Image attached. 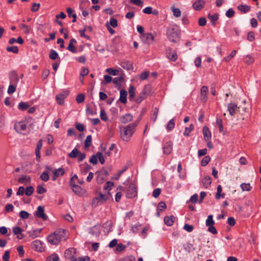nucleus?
Listing matches in <instances>:
<instances>
[{
  "label": "nucleus",
  "mask_w": 261,
  "mask_h": 261,
  "mask_svg": "<svg viewBox=\"0 0 261 261\" xmlns=\"http://www.w3.org/2000/svg\"><path fill=\"white\" fill-rule=\"evenodd\" d=\"M139 121L135 122L127 125L126 126H122L120 128V137L123 141L128 142L130 140L132 136L135 131Z\"/></svg>",
  "instance_id": "obj_1"
},
{
  "label": "nucleus",
  "mask_w": 261,
  "mask_h": 261,
  "mask_svg": "<svg viewBox=\"0 0 261 261\" xmlns=\"http://www.w3.org/2000/svg\"><path fill=\"white\" fill-rule=\"evenodd\" d=\"M67 233V231L65 229H57L54 233L47 237V240L51 244L58 245L60 241L66 240Z\"/></svg>",
  "instance_id": "obj_2"
},
{
  "label": "nucleus",
  "mask_w": 261,
  "mask_h": 261,
  "mask_svg": "<svg viewBox=\"0 0 261 261\" xmlns=\"http://www.w3.org/2000/svg\"><path fill=\"white\" fill-rule=\"evenodd\" d=\"M167 35L169 40L173 42H176L178 39L179 31L177 26L169 27L167 30Z\"/></svg>",
  "instance_id": "obj_3"
},
{
  "label": "nucleus",
  "mask_w": 261,
  "mask_h": 261,
  "mask_svg": "<svg viewBox=\"0 0 261 261\" xmlns=\"http://www.w3.org/2000/svg\"><path fill=\"white\" fill-rule=\"evenodd\" d=\"M28 122L27 120L16 122L14 125V128L18 133H21L25 131L27 128Z\"/></svg>",
  "instance_id": "obj_4"
},
{
  "label": "nucleus",
  "mask_w": 261,
  "mask_h": 261,
  "mask_svg": "<svg viewBox=\"0 0 261 261\" xmlns=\"http://www.w3.org/2000/svg\"><path fill=\"white\" fill-rule=\"evenodd\" d=\"M137 187L134 183H130L126 190V196L128 198H133L137 196Z\"/></svg>",
  "instance_id": "obj_5"
},
{
  "label": "nucleus",
  "mask_w": 261,
  "mask_h": 261,
  "mask_svg": "<svg viewBox=\"0 0 261 261\" xmlns=\"http://www.w3.org/2000/svg\"><path fill=\"white\" fill-rule=\"evenodd\" d=\"M75 251L76 249L73 248L66 250L65 252V256L66 258L69 259L70 261H77V258L74 256Z\"/></svg>",
  "instance_id": "obj_6"
},
{
  "label": "nucleus",
  "mask_w": 261,
  "mask_h": 261,
  "mask_svg": "<svg viewBox=\"0 0 261 261\" xmlns=\"http://www.w3.org/2000/svg\"><path fill=\"white\" fill-rule=\"evenodd\" d=\"M141 40L143 43L146 44H150L154 40V37L151 33H144L141 35Z\"/></svg>",
  "instance_id": "obj_7"
},
{
  "label": "nucleus",
  "mask_w": 261,
  "mask_h": 261,
  "mask_svg": "<svg viewBox=\"0 0 261 261\" xmlns=\"http://www.w3.org/2000/svg\"><path fill=\"white\" fill-rule=\"evenodd\" d=\"M32 248L35 251L42 252L44 251V249L43 247L42 242L38 240L33 241L31 244Z\"/></svg>",
  "instance_id": "obj_8"
},
{
  "label": "nucleus",
  "mask_w": 261,
  "mask_h": 261,
  "mask_svg": "<svg viewBox=\"0 0 261 261\" xmlns=\"http://www.w3.org/2000/svg\"><path fill=\"white\" fill-rule=\"evenodd\" d=\"M35 215L37 217L41 218L43 220H46L47 219V216L44 213V207L42 206H39L37 207Z\"/></svg>",
  "instance_id": "obj_9"
},
{
  "label": "nucleus",
  "mask_w": 261,
  "mask_h": 261,
  "mask_svg": "<svg viewBox=\"0 0 261 261\" xmlns=\"http://www.w3.org/2000/svg\"><path fill=\"white\" fill-rule=\"evenodd\" d=\"M167 57L172 61H175L177 59V55L175 50L169 48L166 52Z\"/></svg>",
  "instance_id": "obj_10"
},
{
  "label": "nucleus",
  "mask_w": 261,
  "mask_h": 261,
  "mask_svg": "<svg viewBox=\"0 0 261 261\" xmlns=\"http://www.w3.org/2000/svg\"><path fill=\"white\" fill-rule=\"evenodd\" d=\"M107 199L106 195L100 193L98 197H95L92 201V205L96 206L99 202H104Z\"/></svg>",
  "instance_id": "obj_11"
},
{
  "label": "nucleus",
  "mask_w": 261,
  "mask_h": 261,
  "mask_svg": "<svg viewBox=\"0 0 261 261\" xmlns=\"http://www.w3.org/2000/svg\"><path fill=\"white\" fill-rule=\"evenodd\" d=\"M240 107H238L237 105L233 103H230L228 105L227 110L230 115H234L237 111H239Z\"/></svg>",
  "instance_id": "obj_12"
},
{
  "label": "nucleus",
  "mask_w": 261,
  "mask_h": 261,
  "mask_svg": "<svg viewBox=\"0 0 261 261\" xmlns=\"http://www.w3.org/2000/svg\"><path fill=\"white\" fill-rule=\"evenodd\" d=\"M133 118V116L129 113L126 114L120 117V120L122 123L126 124L130 122Z\"/></svg>",
  "instance_id": "obj_13"
},
{
  "label": "nucleus",
  "mask_w": 261,
  "mask_h": 261,
  "mask_svg": "<svg viewBox=\"0 0 261 261\" xmlns=\"http://www.w3.org/2000/svg\"><path fill=\"white\" fill-rule=\"evenodd\" d=\"M173 143L171 141L167 142L163 147L164 153L166 154H169L172 150Z\"/></svg>",
  "instance_id": "obj_14"
},
{
  "label": "nucleus",
  "mask_w": 261,
  "mask_h": 261,
  "mask_svg": "<svg viewBox=\"0 0 261 261\" xmlns=\"http://www.w3.org/2000/svg\"><path fill=\"white\" fill-rule=\"evenodd\" d=\"M205 5V2L203 0H198L195 1L193 5V8L197 11L201 10Z\"/></svg>",
  "instance_id": "obj_15"
},
{
  "label": "nucleus",
  "mask_w": 261,
  "mask_h": 261,
  "mask_svg": "<svg viewBox=\"0 0 261 261\" xmlns=\"http://www.w3.org/2000/svg\"><path fill=\"white\" fill-rule=\"evenodd\" d=\"M68 93L66 92L57 95L56 96V99L57 102L60 105H63L64 103V99L66 97Z\"/></svg>",
  "instance_id": "obj_16"
},
{
  "label": "nucleus",
  "mask_w": 261,
  "mask_h": 261,
  "mask_svg": "<svg viewBox=\"0 0 261 261\" xmlns=\"http://www.w3.org/2000/svg\"><path fill=\"white\" fill-rule=\"evenodd\" d=\"M208 92V88L206 86H203L201 89V99L203 102H205L207 98V93Z\"/></svg>",
  "instance_id": "obj_17"
},
{
  "label": "nucleus",
  "mask_w": 261,
  "mask_h": 261,
  "mask_svg": "<svg viewBox=\"0 0 261 261\" xmlns=\"http://www.w3.org/2000/svg\"><path fill=\"white\" fill-rule=\"evenodd\" d=\"M22 229L20 227L15 226L13 228V232L15 235H17V238L20 240L23 238L21 233Z\"/></svg>",
  "instance_id": "obj_18"
},
{
  "label": "nucleus",
  "mask_w": 261,
  "mask_h": 261,
  "mask_svg": "<svg viewBox=\"0 0 261 261\" xmlns=\"http://www.w3.org/2000/svg\"><path fill=\"white\" fill-rule=\"evenodd\" d=\"M76 42H77L75 39H71L69 41V43L67 47V49H68V50H69L70 51H71L73 53H76V50L74 45V44H76Z\"/></svg>",
  "instance_id": "obj_19"
},
{
  "label": "nucleus",
  "mask_w": 261,
  "mask_h": 261,
  "mask_svg": "<svg viewBox=\"0 0 261 261\" xmlns=\"http://www.w3.org/2000/svg\"><path fill=\"white\" fill-rule=\"evenodd\" d=\"M42 147V140H40L37 144V147L35 150V153L36 155V159L39 160L40 159V150Z\"/></svg>",
  "instance_id": "obj_20"
},
{
  "label": "nucleus",
  "mask_w": 261,
  "mask_h": 261,
  "mask_svg": "<svg viewBox=\"0 0 261 261\" xmlns=\"http://www.w3.org/2000/svg\"><path fill=\"white\" fill-rule=\"evenodd\" d=\"M203 134L204 136V139L207 141L211 138V133L209 128L207 126H204L203 128Z\"/></svg>",
  "instance_id": "obj_21"
},
{
  "label": "nucleus",
  "mask_w": 261,
  "mask_h": 261,
  "mask_svg": "<svg viewBox=\"0 0 261 261\" xmlns=\"http://www.w3.org/2000/svg\"><path fill=\"white\" fill-rule=\"evenodd\" d=\"M127 95V93L125 90H121L120 92V98L119 100L123 103H125L126 102L127 98L126 96Z\"/></svg>",
  "instance_id": "obj_22"
},
{
  "label": "nucleus",
  "mask_w": 261,
  "mask_h": 261,
  "mask_svg": "<svg viewBox=\"0 0 261 261\" xmlns=\"http://www.w3.org/2000/svg\"><path fill=\"white\" fill-rule=\"evenodd\" d=\"M121 66L125 69L126 70H132L133 66L132 63L129 61H123L121 63Z\"/></svg>",
  "instance_id": "obj_23"
},
{
  "label": "nucleus",
  "mask_w": 261,
  "mask_h": 261,
  "mask_svg": "<svg viewBox=\"0 0 261 261\" xmlns=\"http://www.w3.org/2000/svg\"><path fill=\"white\" fill-rule=\"evenodd\" d=\"M174 219L173 216H170L169 217L166 216L164 218V222L167 225L170 226L173 225Z\"/></svg>",
  "instance_id": "obj_24"
},
{
  "label": "nucleus",
  "mask_w": 261,
  "mask_h": 261,
  "mask_svg": "<svg viewBox=\"0 0 261 261\" xmlns=\"http://www.w3.org/2000/svg\"><path fill=\"white\" fill-rule=\"evenodd\" d=\"M41 231V229H36L34 230H31L30 231H29L28 233H29L30 237H32V238H35L37 237L39 234L40 233Z\"/></svg>",
  "instance_id": "obj_25"
},
{
  "label": "nucleus",
  "mask_w": 261,
  "mask_h": 261,
  "mask_svg": "<svg viewBox=\"0 0 261 261\" xmlns=\"http://www.w3.org/2000/svg\"><path fill=\"white\" fill-rule=\"evenodd\" d=\"M216 125L219 127V132L223 134H225L224 128L223 126V122L222 120L220 118H217L216 121Z\"/></svg>",
  "instance_id": "obj_26"
},
{
  "label": "nucleus",
  "mask_w": 261,
  "mask_h": 261,
  "mask_svg": "<svg viewBox=\"0 0 261 261\" xmlns=\"http://www.w3.org/2000/svg\"><path fill=\"white\" fill-rule=\"evenodd\" d=\"M19 27L24 34H29L31 33L32 29L30 26L24 23H22L19 25Z\"/></svg>",
  "instance_id": "obj_27"
},
{
  "label": "nucleus",
  "mask_w": 261,
  "mask_h": 261,
  "mask_svg": "<svg viewBox=\"0 0 261 261\" xmlns=\"http://www.w3.org/2000/svg\"><path fill=\"white\" fill-rule=\"evenodd\" d=\"M129 97L128 99L130 100H133L135 96V88L133 86H130L128 89Z\"/></svg>",
  "instance_id": "obj_28"
},
{
  "label": "nucleus",
  "mask_w": 261,
  "mask_h": 261,
  "mask_svg": "<svg viewBox=\"0 0 261 261\" xmlns=\"http://www.w3.org/2000/svg\"><path fill=\"white\" fill-rule=\"evenodd\" d=\"M203 186L205 188H207L212 183V178L210 176H206L202 180Z\"/></svg>",
  "instance_id": "obj_29"
},
{
  "label": "nucleus",
  "mask_w": 261,
  "mask_h": 261,
  "mask_svg": "<svg viewBox=\"0 0 261 261\" xmlns=\"http://www.w3.org/2000/svg\"><path fill=\"white\" fill-rule=\"evenodd\" d=\"M213 215H210L207 216V219L205 221V225L206 226H210L211 225H214L215 224V221L213 219Z\"/></svg>",
  "instance_id": "obj_30"
},
{
  "label": "nucleus",
  "mask_w": 261,
  "mask_h": 261,
  "mask_svg": "<svg viewBox=\"0 0 261 261\" xmlns=\"http://www.w3.org/2000/svg\"><path fill=\"white\" fill-rule=\"evenodd\" d=\"M147 96V94H146L144 92L142 91L139 95H138V97L136 99V101L137 103H140L143 100L145 99L146 97Z\"/></svg>",
  "instance_id": "obj_31"
},
{
  "label": "nucleus",
  "mask_w": 261,
  "mask_h": 261,
  "mask_svg": "<svg viewBox=\"0 0 261 261\" xmlns=\"http://www.w3.org/2000/svg\"><path fill=\"white\" fill-rule=\"evenodd\" d=\"M175 126V122L174 119H171L166 125V129L168 131H171Z\"/></svg>",
  "instance_id": "obj_32"
},
{
  "label": "nucleus",
  "mask_w": 261,
  "mask_h": 261,
  "mask_svg": "<svg viewBox=\"0 0 261 261\" xmlns=\"http://www.w3.org/2000/svg\"><path fill=\"white\" fill-rule=\"evenodd\" d=\"M219 16L218 14H214L211 15L209 14L208 15V18L210 19L212 22V23L214 25L215 22L218 19Z\"/></svg>",
  "instance_id": "obj_33"
},
{
  "label": "nucleus",
  "mask_w": 261,
  "mask_h": 261,
  "mask_svg": "<svg viewBox=\"0 0 261 261\" xmlns=\"http://www.w3.org/2000/svg\"><path fill=\"white\" fill-rule=\"evenodd\" d=\"M80 152L77 148H75L71 152L68 153V156L70 158H75L77 157Z\"/></svg>",
  "instance_id": "obj_34"
},
{
  "label": "nucleus",
  "mask_w": 261,
  "mask_h": 261,
  "mask_svg": "<svg viewBox=\"0 0 261 261\" xmlns=\"http://www.w3.org/2000/svg\"><path fill=\"white\" fill-rule=\"evenodd\" d=\"M99 232V226L95 225L90 229V233L92 235H97Z\"/></svg>",
  "instance_id": "obj_35"
},
{
  "label": "nucleus",
  "mask_w": 261,
  "mask_h": 261,
  "mask_svg": "<svg viewBox=\"0 0 261 261\" xmlns=\"http://www.w3.org/2000/svg\"><path fill=\"white\" fill-rule=\"evenodd\" d=\"M238 9L243 13H246L250 11V7L246 5H240L238 6Z\"/></svg>",
  "instance_id": "obj_36"
},
{
  "label": "nucleus",
  "mask_w": 261,
  "mask_h": 261,
  "mask_svg": "<svg viewBox=\"0 0 261 261\" xmlns=\"http://www.w3.org/2000/svg\"><path fill=\"white\" fill-rule=\"evenodd\" d=\"M71 186L72 188L73 191L76 194H79L81 192V188L78 186L71 182Z\"/></svg>",
  "instance_id": "obj_37"
},
{
  "label": "nucleus",
  "mask_w": 261,
  "mask_h": 261,
  "mask_svg": "<svg viewBox=\"0 0 261 261\" xmlns=\"http://www.w3.org/2000/svg\"><path fill=\"white\" fill-rule=\"evenodd\" d=\"M194 129V125L191 124L189 127H187L185 128V129L184 132V135L186 137H188L189 136L191 132Z\"/></svg>",
  "instance_id": "obj_38"
},
{
  "label": "nucleus",
  "mask_w": 261,
  "mask_h": 261,
  "mask_svg": "<svg viewBox=\"0 0 261 261\" xmlns=\"http://www.w3.org/2000/svg\"><path fill=\"white\" fill-rule=\"evenodd\" d=\"M59 57L58 53L55 50L51 49L50 51V54L49 55V57L50 59L53 60H56Z\"/></svg>",
  "instance_id": "obj_39"
},
{
  "label": "nucleus",
  "mask_w": 261,
  "mask_h": 261,
  "mask_svg": "<svg viewBox=\"0 0 261 261\" xmlns=\"http://www.w3.org/2000/svg\"><path fill=\"white\" fill-rule=\"evenodd\" d=\"M171 9L175 17H179L180 16L181 11L178 8L172 7Z\"/></svg>",
  "instance_id": "obj_40"
},
{
  "label": "nucleus",
  "mask_w": 261,
  "mask_h": 261,
  "mask_svg": "<svg viewBox=\"0 0 261 261\" xmlns=\"http://www.w3.org/2000/svg\"><path fill=\"white\" fill-rule=\"evenodd\" d=\"M29 107V106L27 103L22 101L20 102L18 106V109L21 111L26 110Z\"/></svg>",
  "instance_id": "obj_41"
},
{
  "label": "nucleus",
  "mask_w": 261,
  "mask_h": 261,
  "mask_svg": "<svg viewBox=\"0 0 261 261\" xmlns=\"http://www.w3.org/2000/svg\"><path fill=\"white\" fill-rule=\"evenodd\" d=\"M92 143V137L91 135L87 136L85 141V147L88 148L91 145Z\"/></svg>",
  "instance_id": "obj_42"
},
{
  "label": "nucleus",
  "mask_w": 261,
  "mask_h": 261,
  "mask_svg": "<svg viewBox=\"0 0 261 261\" xmlns=\"http://www.w3.org/2000/svg\"><path fill=\"white\" fill-rule=\"evenodd\" d=\"M10 80L11 82L14 84L17 83L19 80L18 75L15 72L12 73L10 77Z\"/></svg>",
  "instance_id": "obj_43"
},
{
  "label": "nucleus",
  "mask_w": 261,
  "mask_h": 261,
  "mask_svg": "<svg viewBox=\"0 0 261 261\" xmlns=\"http://www.w3.org/2000/svg\"><path fill=\"white\" fill-rule=\"evenodd\" d=\"M30 178L29 176H28L27 175L22 176L19 178L18 181L19 183L23 184L27 182L30 181Z\"/></svg>",
  "instance_id": "obj_44"
},
{
  "label": "nucleus",
  "mask_w": 261,
  "mask_h": 261,
  "mask_svg": "<svg viewBox=\"0 0 261 261\" xmlns=\"http://www.w3.org/2000/svg\"><path fill=\"white\" fill-rule=\"evenodd\" d=\"M6 50L8 52L17 54L18 52V48L16 46H8L6 48Z\"/></svg>",
  "instance_id": "obj_45"
},
{
  "label": "nucleus",
  "mask_w": 261,
  "mask_h": 261,
  "mask_svg": "<svg viewBox=\"0 0 261 261\" xmlns=\"http://www.w3.org/2000/svg\"><path fill=\"white\" fill-rule=\"evenodd\" d=\"M237 51L236 50H233L232 51V52L230 54V55L226 57H225L223 60L226 62H229L237 54Z\"/></svg>",
  "instance_id": "obj_46"
},
{
  "label": "nucleus",
  "mask_w": 261,
  "mask_h": 261,
  "mask_svg": "<svg viewBox=\"0 0 261 261\" xmlns=\"http://www.w3.org/2000/svg\"><path fill=\"white\" fill-rule=\"evenodd\" d=\"M64 173V170L62 168H60L54 172V175L55 177H58L60 175H63Z\"/></svg>",
  "instance_id": "obj_47"
},
{
  "label": "nucleus",
  "mask_w": 261,
  "mask_h": 261,
  "mask_svg": "<svg viewBox=\"0 0 261 261\" xmlns=\"http://www.w3.org/2000/svg\"><path fill=\"white\" fill-rule=\"evenodd\" d=\"M240 187L243 191H249L251 189V187L249 184H242Z\"/></svg>",
  "instance_id": "obj_48"
},
{
  "label": "nucleus",
  "mask_w": 261,
  "mask_h": 261,
  "mask_svg": "<svg viewBox=\"0 0 261 261\" xmlns=\"http://www.w3.org/2000/svg\"><path fill=\"white\" fill-rule=\"evenodd\" d=\"M222 191V188L220 185H218L217 188V193L215 195L216 199H219L221 197V194Z\"/></svg>",
  "instance_id": "obj_49"
},
{
  "label": "nucleus",
  "mask_w": 261,
  "mask_h": 261,
  "mask_svg": "<svg viewBox=\"0 0 261 261\" xmlns=\"http://www.w3.org/2000/svg\"><path fill=\"white\" fill-rule=\"evenodd\" d=\"M211 158L209 156H204L201 162V165L202 166H205L208 163L210 162Z\"/></svg>",
  "instance_id": "obj_50"
},
{
  "label": "nucleus",
  "mask_w": 261,
  "mask_h": 261,
  "mask_svg": "<svg viewBox=\"0 0 261 261\" xmlns=\"http://www.w3.org/2000/svg\"><path fill=\"white\" fill-rule=\"evenodd\" d=\"M244 61L246 63L250 64L253 62L254 59L250 55H247L244 58Z\"/></svg>",
  "instance_id": "obj_51"
},
{
  "label": "nucleus",
  "mask_w": 261,
  "mask_h": 261,
  "mask_svg": "<svg viewBox=\"0 0 261 261\" xmlns=\"http://www.w3.org/2000/svg\"><path fill=\"white\" fill-rule=\"evenodd\" d=\"M29 216V213L25 211H21L19 213V216L23 219L28 218Z\"/></svg>",
  "instance_id": "obj_52"
},
{
  "label": "nucleus",
  "mask_w": 261,
  "mask_h": 261,
  "mask_svg": "<svg viewBox=\"0 0 261 261\" xmlns=\"http://www.w3.org/2000/svg\"><path fill=\"white\" fill-rule=\"evenodd\" d=\"M40 178L44 181H47L49 178V175L47 172H43L40 175Z\"/></svg>",
  "instance_id": "obj_53"
},
{
  "label": "nucleus",
  "mask_w": 261,
  "mask_h": 261,
  "mask_svg": "<svg viewBox=\"0 0 261 261\" xmlns=\"http://www.w3.org/2000/svg\"><path fill=\"white\" fill-rule=\"evenodd\" d=\"M34 192V188L32 186L28 187L25 190V194L27 196H31Z\"/></svg>",
  "instance_id": "obj_54"
},
{
  "label": "nucleus",
  "mask_w": 261,
  "mask_h": 261,
  "mask_svg": "<svg viewBox=\"0 0 261 261\" xmlns=\"http://www.w3.org/2000/svg\"><path fill=\"white\" fill-rule=\"evenodd\" d=\"M143 91L144 93H145L147 95H149L151 94V87L150 85H146L143 90Z\"/></svg>",
  "instance_id": "obj_55"
},
{
  "label": "nucleus",
  "mask_w": 261,
  "mask_h": 261,
  "mask_svg": "<svg viewBox=\"0 0 261 261\" xmlns=\"http://www.w3.org/2000/svg\"><path fill=\"white\" fill-rule=\"evenodd\" d=\"M110 26H112L113 28H116L118 26L117 20L114 18H111L110 20L109 24Z\"/></svg>",
  "instance_id": "obj_56"
},
{
  "label": "nucleus",
  "mask_w": 261,
  "mask_h": 261,
  "mask_svg": "<svg viewBox=\"0 0 261 261\" xmlns=\"http://www.w3.org/2000/svg\"><path fill=\"white\" fill-rule=\"evenodd\" d=\"M166 208V204L164 202H160L158 205V211H162Z\"/></svg>",
  "instance_id": "obj_57"
},
{
  "label": "nucleus",
  "mask_w": 261,
  "mask_h": 261,
  "mask_svg": "<svg viewBox=\"0 0 261 261\" xmlns=\"http://www.w3.org/2000/svg\"><path fill=\"white\" fill-rule=\"evenodd\" d=\"M37 192L38 194H41L45 193L46 190L41 185H39L37 187Z\"/></svg>",
  "instance_id": "obj_58"
},
{
  "label": "nucleus",
  "mask_w": 261,
  "mask_h": 261,
  "mask_svg": "<svg viewBox=\"0 0 261 261\" xmlns=\"http://www.w3.org/2000/svg\"><path fill=\"white\" fill-rule=\"evenodd\" d=\"M85 96L83 94H79L77 95L76 98V100L77 103H80L83 102L84 101Z\"/></svg>",
  "instance_id": "obj_59"
},
{
  "label": "nucleus",
  "mask_w": 261,
  "mask_h": 261,
  "mask_svg": "<svg viewBox=\"0 0 261 261\" xmlns=\"http://www.w3.org/2000/svg\"><path fill=\"white\" fill-rule=\"evenodd\" d=\"M10 258V251L6 250L5 251L3 257L2 259L3 261H9Z\"/></svg>",
  "instance_id": "obj_60"
},
{
  "label": "nucleus",
  "mask_w": 261,
  "mask_h": 261,
  "mask_svg": "<svg viewBox=\"0 0 261 261\" xmlns=\"http://www.w3.org/2000/svg\"><path fill=\"white\" fill-rule=\"evenodd\" d=\"M40 7V3H33L32 6L31 11L32 12H37V11H38Z\"/></svg>",
  "instance_id": "obj_61"
},
{
  "label": "nucleus",
  "mask_w": 261,
  "mask_h": 261,
  "mask_svg": "<svg viewBox=\"0 0 261 261\" xmlns=\"http://www.w3.org/2000/svg\"><path fill=\"white\" fill-rule=\"evenodd\" d=\"M100 117L102 120L107 121V116L105 111L103 109L100 110Z\"/></svg>",
  "instance_id": "obj_62"
},
{
  "label": "nucleus",
  "mask_w": 261,
  "mask_h": 261,
  "mask_svg": "<svg viewBox=\"0 0 261 261\" xmlns=\"http://www.w3.org/2000/svg\"><path fill=\"white\" fill-rule=\"evenodd\" d=\"M184 229L189 232H192L194 229L193 225L188 224H185L184 226Z\"/></svg>",
  "instance_id": "obj_63"
},
{
  "label": "nucleus",
  "mask_w": 261,
  "mask_h": 261,
  "mask_svg": "<svg viewBox=\"0 0 261 261\" xmlns=\"http://www.w3.org/2000/svg\"><path fill=\"white\" fill-rule=\"evenodd\" d=\"M234 11L232 9H229L226 12V15L228 18H231L234 16Z\"/></svg>",
  "instance_id": "obj_64"
}]
</instances>
